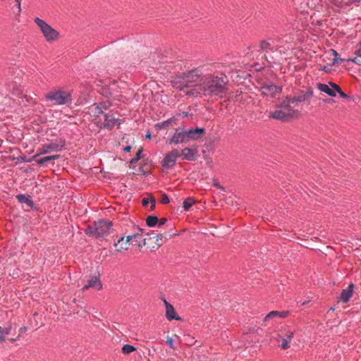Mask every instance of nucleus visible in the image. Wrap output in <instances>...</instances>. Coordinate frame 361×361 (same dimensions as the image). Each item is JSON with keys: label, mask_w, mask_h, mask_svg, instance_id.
<instances>
[{"label": "nucleus", "mask_w": 361, "mask_h": 361, "mask_svg": "<svg viewBox=\"0 0 361 361\" xmlns=\"http://www.w3.org/2000/svg\"><path fill=\"white\" fill-rule=\"evenodd\" d=\"M228 79L224 73L207 74L197 87L186 92V95L197 97H219L223 95L228 90Z\"/></svg>", "instance_id": "obj_1"}, {"label": "nucleus", "mask_w": 361, "mask_h": 361, "mask_svg": "<svg viewBox=\"0 0 361 361\" xmlns=\"http://www.w3.org/2000/svg\"><path fill=\"white\" fill-rule=\"evenodd\" d=\"M204 75L200 68H195L192 70L183 72L180 76V82L183 86H178L180 90L186 94V92L195 88L203 81Z\"/></svg>", "instance_id": "obj_2"}, {"label": "nucleus", "mask_w": 361, "mask_h": 361, "mask_svg": "<svg viewBox=\"0 0 361 361\" xmlns=\"http://www.w3.org/2000/svg\"><path fill=\"white\" fill-rule=\"evenodd\" d=\"M295 106V104H294L290 97H286L280 102L279 109L270 112V116L283 121H288L299 114L298 110L293 109Z\"/></svg>", "instance_id": "obj_3"}, {"label": "nucleus", "mask_w": 361, "mask_h": 361, "mask_svg": "<svg viewBox=\"0 0 361 361\" xmlns=\"http://www.w3.org/2000/svg\"><path fill=\"white\" fill-rule=\"evenodd\" d=\"M45 98L47 101H51L54 104L70 106L72 104V91L55 90L49 92Z\"/></svg>", "instance_id": "obj_4"}, {"label": "nucleus", "mask_w": 361, "mask_h": 361, "mask_svg": "<svg viewBox=\"0 0 361 361\" xmlns=\"http://www.w3.org/2000/svg\"><path fill=\"white\" fill-rule=\"evenodd\" d=\"M34 22L40 28V30L43 33L47 42L56 41L59 38V32L47 24L44 20L37 17L34 19Z\"/></svg>", "instance_id": "obj_5"}, {"label": "nucleus", "mask_w": 361, "mask_h": 361, "mask_svg": "<svg viewBox=\"0 0 361 361\" xmlns=\"http://www.w3.org/2000/svg\"><path fill=\"white\" fill-rule=\"evenodd\" d=\"M65 146V140L60 139V140H52L49 143L42 145L37 149L39 154H49L52 152L61 151Z\"/></svg>", "instance_id": "obj_6"}, {"label": "nucleus", "mask_w": 361, "mask_h": 361, "mask_svg": "<svg viewBox=\"0 0 361 361\" xmlns=\"http://www.w3.org/2000/svg\"><path fill=\"white\" fill-rule=\"evenodd\" d=\"M97 238L104 237L109 234L112 229L113 224L111 221L99 219L95 221Z\"/></svg>", "instance_id": "obj_7"}, {"label": "nucleus", "mask_w": 361, "mask_h": 361, "mask_svg": "<svg viewBox=\"0 0 361 361\" xmlns=\"http://www.w3.org/2000/svg\"><path fill=\"white\" fill-rule=\"evenodd\" d=\"M259 51L264 52V59L267 62L266 66L269 68L273 67V63H274V61L270 60L267 54L268 51H274L278 49V48H274L273 46H271V43L269 40H261L259 44Z\"/></svg>", "instance_id": "obj_8"}, {"label": "nucleus", "mask_w": 361, "mask_h": 361, "mask_svg": "<svg viewBox=\"0 0 361 361\" xmlns=\"http://www.w3.org/2000/svg\"><path fill=\"white\" fill-rule=\"evenodd\" d=\"M260 91L262 94L264 96L274 97L281 92L282 87L274 85L271 82H265L261 86Z\"/></svg>", "instance_id": "obj_9"}, {"label": "nucleus", "mask_w": 361, "mask_h": 361, "mask_svg": "<svg viewBox=\"0 0 361 361\" xmlns=\"http://www.w3.org/2000/svg\"><path fill=\"white\" fill-rule=\"evenodd\" d=\"M180 157V153L177 149H174L166 154L164 158L161 161V166L164 169H170L176 164L177 158Z\"/></svg>", "instance_id": "obj_10"}, {"label": "nucleus", "mask_w": 361, "mask_h": 361, "mask_svg": "<svg viewBox=\"0 0 361 361\" xmlns=\"http://www.w3.org/2000/svg\"><path fill=\"white\" fill-rule=\"evenodd\" d=\"M314 92L312 88H309L307 91H300L298 94L290 97L294 104L298 102H310V99L313 97Z\"/></svg>", "instance_id": "obj_11"}, {"label": "nucleus", "mask_w": 361, "mask_h": 361, "mask_svg": "<svg viewBox=\"0 0 361 361\" xmlns=\"http://www.w3.org/2000/svg\"><path fill=\"white\" fill-rule=\"evenodd\" d=\"M184 131L186 139H188V142L190 140H197L200 139L205 133V130L203 128H196L195 129L191 128Z\"/></svg>", "instance_id": "obj_12"}, {"label": "nucleus", "mask_w": 361, "mask_h": 361, "mask_svg": "<svg viewBox=\"0 0 361 361\" xmlns=\"http://www.w3.org/2000/svg\"><path fill=\"white\" fill-rule=\"evenodd\" d=\"M180 157H182L183 160L192 161L197 159V158L199 157V154L196 149L191 147H185L181 150Z\"/></svg>", "instance_id": "obj_13"}, {"label": "nucleus", "mask_w": 361, "mask_h": 361, "mask_svg": "<svg viewBox=\"0 0 361 361\" xmlns=\"http://www.w3.org/2000/svg\"><path fill=\"white\" fill-rule=\"evenodd\" d=\"M188 139H186L185 131L182 130L178 132L177 130L169 140V144L170 145H178L179 143H187Z\"/></svg>", "instance_id": "obj_14"}, {"label": "nucleus", "mask_w": 361, "mask_h": 361, "mask_svg": "<svg viewBox=\"0 0 361 361\" xmlns=\"http://www.w3.org/2000/svg\"><path fill=\"white\" fill-rule=\"evenodd\" d=\"M10 86H12L11 92L13 95L18 97V98L25 99L26 102H29V99H32L27 95L23 94V87L20 85H17L16 82H11Z\"/></svg>", "instance_id": "obj_15"}, {"label": "nucleus", "mask_w": 361, "mask_h": 361, "mask_svg": "<svg viewBox=\"0 0 361 361\" xmlns=\"http://www.w3.org/2000/svg\"><path fill=\"white\" fill-rule=\"evenodd\" d=\"M120 124V120L118 118H115L113 116V114H104V128H107L109 130H111L116 125Z\"/></svg>", "instance_id": "obj_16"}, {"label": "nucleus", "mask_w": 361, "mask_h": 361, "mask_svg": "<svg viewBox=\"0 0 361 361\" xmlns=\"http://www.w3.org/2000/svg\"><path fill=\"white\" fill-rule=\"evenodd\" d=\"M353 289L354 284L350 283L346 289L342 290L339 299L344 303L348 302L353 295Z\"/></svg>", "instance_id": "obj_17"}, {"label": "nucleus", "mask_w": 361, "mask_h": 361, "mask_svg": "<svg viewBox=\"0 0 361 361\" xmlns=\"http://www.w3.org/2000/svg\"><path fill=\"white\" fill-rule=\"evenodd\" d=\"M90 288H95L97 290H101L102 288V284L97 276L91 277L87 282V284L83 287V290H87Z\"/></svg>", "instance_id": "obj_18"}, {"label": "nucleus", "mask_w": 361, "mask_h": 361, "mask_svg": "<svg viewBox=\"0 0 361 361\" xmlns=\"http://www.w3.org/2000/svg\"><path fill=\"white\" fill-rule=\"evenodd\" d=\"M39 152L32 157V159L35 161L38 164L43 165L45 163L51 161V160H56L58 159L60 157V154H54L51 156H47L42 158L38 159L37 157L39 156Z\"/></svg>", "instance_id": "obj_19"}, {"label": "nucleus", "mask_w": 361, "mask_h": 361, "mask_svg": "<svg viewBox=\"0 0 361 361\" xmlns=\"http://www.w3.org/2000/svg\"><path fill=\"white\" fill-rule=\"evenodd\" d=\"M16 199L20 203H24L30 208H32L34 207V202L32 200V197L29 195H23L19 194L16 195Z\"/></svg>", "instance_id": "obj_20"}, {"label": "nucleus", "mask_w": 361, "mask_h": 361, "mask_svg": "<svg viewBox=\"0 0 361 361\" xmlns=\"http://www.w3.org/2000/svg\"><path fill=\"white\" fill-rule=\"evenodd\" d=\"M166 317L169 321H172L173 319L177 321H182V318L178 316L174 309V307L167 306V309L166 310Z\"/></svg>", "instance_id": "obj_21"}, {"label": "nucleus", "mask_w": 361, "mask_h": 361, "mask_svg": "<svg viewBox=\"0 0 361 361\" xmlns=\"http://www.w3.org/2000/svg\"><path fill=\"white\" fill-rule=\"evenodd\" d=\"M178 120V116H172L166 121H164L161 123H158L155 125V128L157 130H161L164 128H167L171 123H176Z\"/></svg>", "instance_id": "obj_22"}, {"label": "nucleus", "mask_w": 361, "mask_h": 361, "mask_svg": "<svg viewBox=\"0 0 361 361\" xmlns=\"http://www.w3.org/2000/svg\"><path fill=\"white\" fill-rule=\"evenodd\" d=\"M317 88L321 91L326 94H327L330 97H336L334 91H333L329 86V85L324 84V83H317Z\"/></svg>", "instance_id": "obj_23"}, {"label": "nucleus", "mask_w": 361, "mask_h": 361, "mask_svg": "<svg viewBox=\"0 0 361 361\" xmlns=\"http://www.w3.org/2000/svg\"><path fill=\"white\" fill-rule=\"evenodd\" d=\"M97 230H96V224L94 222L93 225H88L87 227L85 229V233L89 236H94L97 238Z\"/></svg>", "instance_id": "obj_24"}, {"label": "nucleus", "mask_w": 361, "mask_h": 361, "mask_svg": "<svg viewBox=\"0 0 361 361\" xmlns=\"http://www.w3.org/2000/svg\"><path fill=\"white\" fill-rule=\"evenodd\" d=\"M159 221V218L157 216L149 215L146 219V224L149 227L155 226Z\"/></svg>", "instance_id": "obj_25"}, {"label": "nucleus", "mask_w": 361, "mask_h": 361, "mask_svg": "<svg viewBox=\"0 0 361 361\" xmlns=\"http://www.w3.org/2000/svg\"><path fill=\"white\" fill-rule=\"evenodd\" d=\"M195 200L193 197L186 198L183 203V207L185 211H189L191 207L195 204Z\"/></svg>", "instance_id": "obj_26"}, {"label": "nucleus", "mask_w": 361, "mask_h": 361, "mask_svg": "<svg viewBox=\"0 0 361 361\" xmlns=\"http://www.w3.org/2000/svg\"><path fill=\"white\" fill-rule=\"evenodd\" d=\"M122 353L124 355H129L136 350V348L132 345L126 344L122 347Z\"/></svg>", "instance_id": "obj_27"}, {"label": "nucleus", "mask_w": 361, "mask_h": 361, "mask_svg": "<svg viewBox=\"0 0 361 361\" xmlns=\"http://www.w3.org/2000/svg\"><path fill=\"white\" fill-rule=\"evenodd\" d=\"M293 334L291 333L290 335L288 336V338H283L282 343L281 345V348L283 350H286L290 348L289 342L293 338Z\"/></svg>", "instance_id": "obj_28"}, {"label": "nucleus", "mask_w": 361, "mask_h": 361, "mask_svg": "<svg viewBox=\"0 0 361 361\" xmlns=\"http://www.w3.org/2000/svg\"><path fill=\"white\" fill-rule=\"evenodd\" d=\"M331 51L332 52V54L334 55V58L332 60V64L334 65L336 63H341V62L344 61L345 59H338V52L334 50V49H331Z\"/></svg>", "instance_id": "obj_29"}, {"label": "nucleus", "mask_w": 361, "mask_h": 361, "mask_svg": "<svg viewBox=\"0 0 361 361\" xmlns=\"http://www.w3.org/2000/svg\"><path fill=\"white\" fill-rule=\"evenodd\" d=\"M143 151V149L142 147H141L136 153L135 154V157H133L130 161V164H136L140 159H141V154Z\"/></svg>", "instance_id": "obj_30"}, {"label": "nucleus", "mask_w": 361, "mask_h": 361, "mask_svg": "<svg viewBox=\"0 0 361 361\" xmlns=\"http://www.w3.org/2000/svg\"><path fill=\"white\" fill-rule=\"evenodd\" d=\"M136 242V245L139 247H142L147 245L146 238H142V236L137 238V239H133Z\"/></svg>", "instance_id": "obj_31"}, {"label": "nucleus", "mask_w": 361, "mask_h": 361, "mask_svg": "<svg viewBox=\"0 0 361 361\" xmlns=\"http://www.w3.org/2000/svg\"><path fill=\"white\" fill-rule=\"evenodd\" d=\"M279 311H271L268 314H267V316L264 317V322H266L267 321L274 318V317H279Z\"/></svg>", "instance_id": "obj_32"}, {"label": "nucleus", "mask_w": 361, "mask_h": 361, "mask_svg": "<svg viewBox=\"0 0 361 361\" xmlns=\"http://www.w3.org/2000/svg\"><path fill=\"white\" fill-rule=\"evenodd\" d=\"M98 106H99V107L103 110V109H108L110 108V106H111V102H109V101H106V102H100L99 104H97Z\"/></svg>", "instance_id": "obj_33"}, {"label": "nucleus", "mask_w": 361, "mask_h": 361, "mask_svg": "<svg viewBox=\"0 0 361 361\" xmlns=\"http://www.w3.org/2000/svg\"><path fill=\"white\" fill-rule=\"evenodd\" d=\"M329 86L331 87V90L334 91L335 95L336 96V93H338V91L341 90L340 86L335 82H329Z\"/></svg>", "instance_id": "obj_34"}, {"label": "nucleus", "mask_w": 361, "mask_h": 361, "mask_svg": "<svg viewBox=\"0 0 361 361\" xmlns=\"http://www.w3.org/2000/svg\"><path fill=\"white\" fill-rule=\"evenodd\" d=\"M140 236H141V233H135L133 235H127L126 236V244L127 243L130 242V240H133V239H137V238L140 237Z\"/></svg>", "instance_id": "obj_35"}, {"label": "nucleus", "mask_w": 361, "mask_h": 361, "mask_svg": "<svg viewBox=\"0 0 361 361\" xmlns=\"http://www.w3.org/2000/svg\"><path fill=\"white\" fill-rule=\"evenodd\" d=\"M160 202L163 204H166L169 203V196L165 193H161V197H160Z\"/></svg>", "instance_id": "obj_36"}, {"label": "nucleus", "mask_w": 361, "mask_h": 361, "mask_svg": "<svg viewBox=\"0 0 361 361\" xmlns=\"http://www.w3.org/2000/svg\"><path fill=\"white\" fill-rule=\"evenodd\" d=\"M355 55L356 56L354 59L361 58V42L358 43L356 46Z\"/></svg>", "instance_id": "obj_37"}, {"label": "nucleus", "mask_w": 361, "mask_h": 361, "mask_svg": "<svg viewBox=\"0 0 361 361\" xmlns=\"http://www.w3.org/2000/svg\"><path fill=\"white\" fill-rule=\"evenodd\" d=\"M94 113L95 116H98L100 114H104V115L105 114H104L103 110L99 107V106H98L97 104H94Z\"/></svg>", "instance_id": "obj_38"}, {"label": "nucleus", "mask_w": 361, "mask_h": 361, "mask_svg": "<svg viewBox=\"0 0 361 361\" xmlns=\"http://www.w3.org/2000/svg\"><path fill=\"white\" fill-rule=\"evenodd\" d=\"M153 238H156V241H157L158 245H161V243H159V240H162V239H163V235L162 234L155 233V235H154V236H153Z\"/></svg>", "instance_id": "obj_39"}, {"label": "nucleus", "mask_w": 361, "mask_h": 361, "mask_svg": "<svg viewBox=\"0 0 361 361\" xmlns=\"http://www.w3.org/2000/svg\"><path fill=\"white\" fill-rule=\"evenodd\" d=\"M6 340L4 334V328L0 326V343L4 342Z\"/></svg>", "instance_id": "obj_40"}, {"label": "nucleus", "mask_w": 361, "mask_h": 361, "mask_svg": "<svg viewBox=\"0 0 361 361\" xmlns=\"http://www.w3.org/2000/svg\"><path fill=\"white\" fill-rule=\"evenodd\" d=\"M278 314H279V317L281 318H286L288 316L289 312L288 311H281V312L279 311Z\"/></svg>", "instance_id": "obj_41"}, {"label": "nucleus", "mask_w": 361, "mask_h": 361, "mask_svg": "<svg viewBox=\"0 0 361 361\" xmlns=\"http://www.w3.org/2000/svg\"><path fill=\"white\" fill-rule=\"evenodd\" d=\"M348 61H352L359 66H361V58L357 59H347Z\"/></svg>", "instance_id": "obj_42"}, {"label": "nucleus", "mask_w": 361, "mask_h": 361, "mask_svg": "<svg viewBox=\"0 0 361 361\" xmlns=\"http://www.w3.org/2000/svg\"><path fill=\"white\" fill-rule=\"evenodd\" d=\"M338 94L343 99H349L350 98V96L348 94H347L346 93H345L344 92H343L342 90L338 91Z\"/></svg>", "instance_id": "obj_43"}, {"label": "nucleus", "mask_w": 361, "mask_h": 361, "mask_svg": "<svg viewBox=\"0 0 361 361\" xmlns=\"http://www.w3.org/2000/svg\"><path fill=\"white\" fill-rule=\"evenodd\" d=\"M11 328H12V325L11 324H9V325L8 326V327L6 328H4V336L5 335H8L10 334L11 332Z\"/></svg>", "instance_id": "obj_44"}, {"label": "nucleus", "mask_w": 361, "mask_h": 361, "mask_svg": "<svg viewBox=\"0 0 361 361\" xmlns=\"http://www.w3.org/2000/svg\"><path fill=\"white\" fill-rule=\"evenodd\" d=\"M124 238H125V236H124V235H123V236H121V238H118V239H117V240H116V239H115V240H114V246H117L119 243H121L122 241H123Z\"/></svg>", "instance_id": "obj_45"}, {"label": "nucleus", "mask_w": 361, "mask_h": 361, "mask_svg": "<svg viewBox=\"0 0 361 361\" xmlns=\"http://www.w3.org/2000/svg\"><path fill=\"white\" fill-rule=\"evenodd\" d=\"M150 203H151V210H154L155 209V204H156V200L153 197H151L150 198Z\"/></svg>", "instance_id": "obj_46"}, {"label": "nucleus", "mask_w": 361, "mask_h": 361, "mask_svg": "<svg viewBox=\"0 0 361 361\" xmlns=\"http://www.w3.org/2000/svg\"><path fill=\"white\" fill-rule=\"evenodd\" d=\"M166 343H168V345H169V347L171 348H172V349L174 348L173 341L171 338H168L166 340Z\"/></svg>", "instance_id": "obj_47"}, {"label": "nucleus", "mask_w": 361, "mask_h": 361, "mask_svg": "<svg viewBox=\"0 0 361 361\" xmlns=\"http://www.w3.org/2000/svg\"><path fill=\"white\" fill-rule=\"evenodd\" d=\"M159 221L158 222L159 226H161L167 222V219L166 218H161V219H159Z\"/></svg>", "instance_id": "obj_48"}, {"label": "nucleus", "mask_w": 361, "mask_h": 361, "mask_svg": "<svg viewBox=\"0 0 361 361\" xmlns=\"http://www.w3.org/2000/svg\"><path fill=\"white\" fill-rule=\"evenodd\" d=\"M149 202H150V200H149L147 198L145 197L142 200V204L143 206H147Z\"/></svg>", "instance_id": "obj_49"}, {"label": "nucleus", "mask_w": 361, "mask_h": 361, "mask_svg": "<svg viewBox=\"0 0 361 361\" xmlns=\"http://www.w3.org/2000/svg\"><path fill=\"white\" fill-rule=\"evenodd\" d=\"M27 330V326H23L19 329V333H20V334H22L25 333Z\"/></svg>", "instance_id": "obj_50"}, {"label": "nucleus", "mask_w": 361, "mask_h": 361, "mask_svg": "<svg viewBox=\"0 0 361 361\" xmlns=\"http://www.w3.org/2000/svg\"><path fill=\"white\" fill-rule=\"evenodd\" d=\"M136 229L137 230V231L136 233H141V236H142V235L144 233V229L141 228H139V227H137Z\"/></svg>", "instance_id": "obj_51"}, {"label": "nucleus", "mask_w": 361, "mask_h": 361, "mask_svg": "<svg viewBox=\"0 0 361 361\" xmlns=\"http://www.w3.org/2000/svg\"><path fill=\"white\" fill-rule=\"evenodd\" d=\"M164 305H165V307H166V310L167 309V306H169V307L173 306L171 304L168 302L165 299H164Z\"/></svg>", "instance_id": "obj_52"}, {"label": "nucleus", "mask_w": 361, "mask_h": 361, "mask_svg": "<svg viewBox=\"0 0 361 361\" xmlns=\"http://www.w3.org/2000/svg\"><path fill=\"white\" fill-rule=\"evenodd\" d=\"M131 149V147L130 146H126L124 148H123V150L126 152H129Z\"/></svg>", "instance_id": "obj_53"}, {"label": "nucleus", "mask_w": 361, "mask_h": 361, "mask_svg": "<svg viewBox=\"0 0 361 361\" xmlns=\"http://www.w3.org/2000/svg\"><path fill=\"white\" fill-rule=\"evenodd\" d=\"M145 234H146L147 235H148V236H151V235L154 236L155 233H154V231H150V232H147V233H146Z\"/></svg>", "instance_id": "obj_54"}, {"label": "nucleus", "mask_w": 361, "mask_h": 361, "mask_svg": "<svg viewBox=\"0 0 361 361\" xmlns=\"http://www.w3.org/2000/svg\"><path fill=\"white\" fill-rule=\"evenodd\" d=\"M188 115H189V114H188V112H187V111H183V112L182 113V116H183V118L187 117Z\"/></svg>", "instance_id": "obj_55"}, {"label": "nucleus", "mask_w": 361, "mask_h": 361, "mask_svg": "<svg viewBox=\"0 0 361 361\" xmlns=\"http://www.w3.org/2000/svg\"><path fill=\"white\" fill-rule=\"evenodd\" d=\"M122 249L128 250V247H123V246L121 245L119 249L116 250V251L117 252H121Z\"/></svg>", "instance_id": "obj_56"}, {"label": "nucleus", "mask_w": 361, "mask_h": 361, "mask_svg": "<svg viewBox=\"0 0 361 361\" xmlns=\"http://www.w3.org/2000/svg\"><path fill=\"white\" fill-rule=\"evenodd\" d=\"M16 1L17 2V4H18V8H19V11H20V1H21V0H16Z\"/></svg>", "instance_id": "obj_57"}, {"label": "nucleus", "mask_w": 361, "mask_h": 361, "mask_svg": "<svg viewBox=\"0 0 361 361\" xmlns=\"http://www.w3.org/2000/svg\"><path fill=\"white\" fill-rule=\"evenodd\" d=\"M214 185L215 187H216L217 188L223 189V187H221V186L219 185V183H214Z\"/></svg>", "instance_id": "obj_58"}, {"label": "nucleus", "mask_w": 361, "mask_h": 361, "mask_svg": "<svg viewBox=\"0 0 361 361\" xmlns=\"http://www.w3.org/2000/svg\"><path fill=\"white\" fill-rule=\"evenodd\" d=\"M146 138H147V139H150V138H151V134H150V133H149V132H148V133L146 134Z\"/></svg>", "instance_id": "obj_59"}, {"label": "nucleus", "mask_w": 361, "mask_h": 361, "mask_svg": "<svg viewBox=\"0 0 361 361\" xmlns=\"http://www.w3.org/2000/svg\"><path fill=\"white\" fill-rule=\"evenodd\" d=\"M147 166V164H145V165H142L141 167H140V170L143 172V173L145 174V172L143 171V169L144 167H145Z\"/></svg>", "instance_id": "obj_60"}, {"label": "nucleus", "mask_w": 361, "mask_h": 361, "mask_svg": "<svg viewBox=\"0 0 361 361\" xmlns=\"http://www.w3.org/2000/svg\"><path fill=\"white\" fill-rule=\"evenodd\" d=\"M323 70H324L325 72H326V73L328 72V71L326 70V66H324V68H323Z\"/></svg>", "instance_id": "obj_61"}, {"label": "nucleus", "mask_w": 361, "mask_h": 361, "mask_svg": "<svg viewBox=\"0 0 361 361\" xmlns=\"http://www.w3.org/2000/svg\"><path fill=\"white\" fill-rule=\"evenodd\" d=\"M306 303H307V302H302V305H305Z\"/></svg>", "instance_id": "obj_62"}, {"label": "nucleus", "mask_w": 361, "mask_h": 361, "mask_svg": "<svg viewBox=\"0 0 361 361\" xmlns=\"http://www.w3.org/2000/svg\"><path fill=\"white\" fill-rule=\"evenodd\" d=\"M355 2H359V1H360V0H355Z\"/></svg>", "instance_id": "obj_63"}]
</instances>
